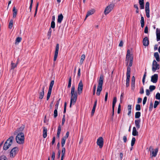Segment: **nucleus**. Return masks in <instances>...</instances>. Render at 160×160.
<instances>
[{"label": "nucleus", "instance_id": "obj_36", "mask_svg": "<svg viewBox=\"0 0 160 160\" xmlns=\"http://www.w3.org/2000/svg\"><path fill=\"white\" fill-rule=\"evenodd\" d=\"M117 102V98L116 97H114L113 99V101L112 102V108H114L115 106V104Z\"/></svg>", "mask_w": 160, "mask_h": 160}, {"label": "nucleus", "instance_id": "obj_39", "mask_svg": "<svg viewBox=\"0 0 160 160\" xmlns=\"http://www.w3.org/2000/svg\"><path fill=\"white\" fill-rule=\"evenodd\" d=\"M135 141H136L135 138L134 137H133L132 138V140L131 141V145L132 147L134 145L135 143Z\"/></svg>", "mask_w": 160, "mask_h": 160}, {"label": "nucleus", "instance_id": "obj_9", "mask_svg": "<svg viewBox=\"0 0 160 160\" xmlns=\"http://www.w3.org/2000/svg\"><path fill=\"white\" fill-rule=\"evenodd\" d=\"M77 98V94H75V95H71L70 103V107H71L72 104H74L76 101Z\"/></svg>", "mask_w": 160, "mask_h": 160}, {"label": "nucleus", "instance_id": "obj_30", "mask_svg": "<svg viewBox=\"0 0 160 160\" xmlns=\"http://www.w3.org/2000/svg\"><path fill=\"white\" fill-rule=\"evenodd\" d=\"M65 148H62V154H61V157L62 158H64V155L65 154Z\"/></svg>", "mask_w": 160, "mask_h": 160}, {"label": "nucleus", "instance_id": "obj_21", "mask_svg": "<svg viewBox=\"0 0 160 160\" xmlns=\"http://www.w3.org/2000/svg\"><path fill=\"white\" fill-rule=\"evenodd\" d=\"M43 138H45L47 136V128L45 127H43Z\"/></svg>", "mask_w": 160, "mask_h": 160}, {"label": "nucleus", "instance_id": "obj_12", "mask_svg": "<svg viewBox=\"0 0 160 160\" xmlns=\"http://www.w3.org/2000/svg\"><path fill=\"white\" fill-rule=\"evenodd\" d=\"M145 12L146 13V15L147 17L148 18H149V3L148 2H147L146 3Z\"/></svg>", "mask_w": 160, "mask_h": 160}, {"label": "nucleus", "instance_id": "obj_18", "mask_svg": "<svg viewBox=\"0 0 160 160\" xmlns=\"http://www.w3.org/2000/svg\"><path fill=\"white\" fill-rule=\"evenodd\" d=\"M143 45L145 46H147L148 45L149 41L147 37H146L144 38L143 40Z\"/></svg>", "mask_w": 160, "mask_h": 160}, {"label": "nucleus", "instance_id": "obj_55", "mask_svg": "<svg viewBox=\"0 0 160 160\" xmlns=\"http://www.w3.org/2000/svg\"><path fill=\"white\" fill-rule=\"evenodd\" d=\"M65 115H64L63 116V118L62 119V125H63L64 124L65 122Z\"/></svg>", "mask_w": 160, "mask_h": 160}, {"label": "nucleus", "instance_id": "obj_47", "mask_svg": "<svg viewBox=\"0 0 160 160\" xmlns=\"http://www.w3.org/2000/svg\"><path fill=\"white\" fill-rule=\"evenodd\" d=\"M61 130V128L60 126H59L58 127L57 134H60Z\"/></svg>", "mask_w": 160, "mask_h": 160}, {"label": "nucleus", "instance_id": "obj_38", "mask_svg": "<svg viewBox=\"0 0 160 160\" xmlns=\"http://www.w3.org/2000/svg\"><path fill=\"white\" fill-rule=\"evenodd\" d=\"M155 86L153 85H151L149 86V89L150 91L152 92L155 89Z\"/></svg>", "mask_w": 160, "mask_h": 160}, {"label": "nucleus", "instance_id": "obj_31", "mask_svg": "<svg viewBox=\"0 0 160 160\" xmlns=\"http://www.w3.org/2000/svg\"><path fill=\"white\" fill-rule=\"evenodd\" d=\"M24 128V127L23 126H22L19 128L18 130H16L15 132V133H17V134L19 133L20 132H21L22 131Z\"/></svg>", "mask_w": 160, "mask_h": 160}, {"label": "nucleus", "instance_id": "obj_2", "mask_svg": "<svg viewBox=\"0 0 160 160\" xmlns=\"http://www.w3.org/2000/svg\"><path fill=\"white\" fill-rule=\"evenodd\" d=\"M103 77L102 75H100L99 79L98 81V85L97 90L96 94L98 96L100 95V92L102 89V86L103 84Z\"/></svg>", "mask_w": 160, "mask_h": 160}, {"label": "nucleus", "instance_id": "obj_15", "mask_svg": "<svg viewBox=\"0 0 160 160\" xmlns=\"http://www.w3.org/2000/svg\"><path fill=\"white\" fill-rule=\"evenodd\" d=\"M158 75L157 74H155L152 76L151 77V82L153 83H156L158 81Z\"/></svg>", "mask_w": 160, "mask_h": 160}, {"label": "nucleus", "instance_id": "obj_58", "mask_svg": "<svg viewBox=\"0 0 160 160\" xmlns=\"http://www.w3.org/2000/svg\"><path fill=\"white\" fill-rule=\"evenodd\" d=\"M69 132H67L65 136V137H63V138L67 139L68 138V137L69 136Z\"/></svg>", "mask_w": 160, "mask_h": 160}, {"label": "nucleus", "instance_id": "obj_34", "mask_svg": "<svg viewBox=\"0 0 160 160\" xmlns=\"http://www.w3.org/2000/svg\"><path fill=\"white\" fill-rule=\"evenodd\" d=\"M66 139L64 138H62V142H61V144H62V147H63L64 146L65 143V141H66Z\"/></svg>", "mask_w": 160, "mask_h": 160}, {"label": "nucleus", "instance_id": "obj_4", "mask_svg": "<svg viewBox=\"0 0 160 160\" xmlns=\"http://www.w3.org/2000/svg\"><path fill=\"white\" fill-rule=\"evenodd\" d=\"M17 142L19 144H22L24 143V136L22 132H19L16 138Z\"/></svg>", "mask_w": 160, "mask_h": 160}, {"label": "nucleus", "instance_id": "obj_33", "mask_svg": "<svg viewBox=\"0 0 160 160\" xmlns=\"http://www.w3.org/2000/svg\"><path fill=\"white\" fill-rule=\"evenodd\" d=\"M141 116V113L140 112H136L135 114V118H139Z\"/></svg>", "mask_w": 160, "mask_h": 160}, {"label": "nucleus", "instance_id": "obj_28", "mask_svg": "<svg viewBox=\"0 0 160 160\" xmlns=\"http://www.w3.org/2000/svg\"><path fill=\"white\" fill-rule=\"evenodd\" d=\"M128 115L130 116L131 115V111H132V105H129L128 106Z\"/></svg>", "mask_w": 160, "mask_h": 160}, {"label": "nucleus", "instance_id": "obj_44", "mask_svg": "<svg viewBox=\"0 0 160 160\" xmlns=\"http://www.w3.org/2000/svg\"><path fill=\"white\" fill-rule=\"evenodd\" d=\"M155 98L156 99H160V93H157L155 96Z\"/></svg>", "mask_w": 160, "mask_h": 160}, {"label": "nucleus", "instance_id": "obj_60", "mask_svg": "<svg viewBox=\"0 0 160 160\" xmlns=\"http://www.w3.org/2000/svg\"><path fill=\"white\" fill-rule=\"evenodd\" d=\"M148 28L147 26L146 27L144 30V32L146 33H147L148 32Z\"/></svg>", "mask_w": 160, "mask_h": 160}, {"label": "nucleus", "instance_id": "obj_35", "mask_svg": "<svg viewBox=\"0 0 160 160\" xmlns=\"http://www.w3.org/2000/svg\"><path fill=\"white\" fill-rule=\"evenodd\" d=\"M13 21L12 20H11L9 24V28L11 29L13 26Z\"/></svg>", "mask_w": 160, "mask_h": 160}, {"label": "nucleus", "instance_id": "obj_5", "mask_svg": "<svg viewBox=\"0 0 160 160\" xmlns=\"http://www.w3.org/2000/svg\"><path fill=\"white\" fill-rule=\"evenodd\" d=\"M114 5L113 3H111L109 4L105 8L104 11V14L105 15H107L109 14L113 9Z\"/></svg>", "mask_w": 160, "mask_h": 160}, {"label": "nucleus", "instance_id": "obj_3", "mask_svg": "<svg viewBox=\"0 0 160 160\" xmlns=\"http://www.w3.org/2000/svg\"><path fill=\"white\" fill-rule=\"evenodd\" d=\"M13 139L14 137L11 136L7 140L3 147V149L4 150H7L9 148L12 143Z\"/></svg>", "mask_w": 160, "mask_h": 160}, {"label": "nucleus", "instance_id": "obj_26", "mask_svg": "<svg viewBox=\"0 0 160 160\" xmlns=\"http://www.w3.org/2000/svg\"><path fill=\"white\" fill-rule=\"evenodd\" d=\"M154 56L156 59V60L157 62H158L160 61V59L159 57V55L158 52H155L154 54Z\"/></svg>", "mask_w": 160, "mask_h": 160}, {"label": "nucleus", "instance_id": "obj_62", "mask_svg": "<svg viewBox=\"0 0 160 160\" xmlns=\"http://www.w3.org/2000/svg\"><path fill=\"white\" fill-rule=\"evenodd\" d=\"M120 108H121V105L119 104L118 106V113H119L120 112Z\"/></svg>", "mask_w": 160, "mask_h": 160}, {"label": "nucleus", "instance_id": "obj_29", "mask_svg": "<svg viewBox=\"0 0 160 160\" xmlns=\"http://www.w3.org/2000/svg\"><path fill=\"white\" fill-rule=\"evenodd\" d=\"M85 58V55L82 54V55L81 57V59H80V64H82Z\"/></svg>", "mask_w": 160, "mask_h": 160}, {"label": "nucleus", "instance_id": "obj_22", "mask_svg": "<svg viewBox=\"0 0 160 160\" xmlns=\"http://www.w3.org/2000/svg\"><path fill=\"white\" fill-rule=\"evenodd\" d=\"M132 135L134 136H138V132L137 131L135 127H133L132 129Z\"/></svg>", "mask_w": 160, "mask_h": 160}, {"label": "nucleus", "instance_id": "obj_51", "mask_svg": "<svg viewBox=\"0 0 160 160\" xmlns=\"http://www.w3.org/2000/svg\"><path fill=\"white\" fill-rule=\"evenodd\" d=\"M55 27V23L54 21H52L51 23V28H54Z\"/></svg>", "mask_w": 160, "mask_h": 160}, {"label": "nucleus", "instance_id": "obj_6", "mask_svg": "<svg viewBox=\"0 0 160 160\" xmlns=\"http://www.w3.org/2000/svg\"><path fill=\"white\" fill-rule=\"evenodd\" d=\"M160 67V65L158 63L157 61L154 60L152 64V70L153 72H155L157 70H158Z\"/></svg>", "mask_w": 160, "mask_h": 160}, {"label": "nucleus", "instance_id": "obj_1", "mask_svg": "<svg viewBox=\"0 0 160 160\" xmlns=\"http://www.w3.org/2000/svg\"><path fill=\"white\" fill-rule=\"evenodd\" d=\"M133 61V57L132 54H130V51L128 49L127 51L126 58L125 63L127 66L128 65V64L129 67H131L132 65Z\"/></svg>", "mask_w": 160, "mask_h": 160}, {"label": "nucleus", "instance_id": "obj_56", "mask_svg": "<svg viewBox=\"0 0 160 160\" xmlns=\"http://www.w3.org/2000/svg\"><path fill=\"white\" fill-rule=\"evenodd\" d=\"M147 100V98L146 97H144L143 101V104L144 105L146 103V101Z\"/></svg>", "mask_w": 160, "mask_h": 160}, {"label": "nucleus", "instance_id": "obj_7", "mask_svg": "<svg viewBox=\"0 0 160 160\" xmlns=\"http://www.w3.org/2000/svg\"><path fill=\"white\" fill-rule=\"evenodd\" d=\"M54 80L51 81L49 86V89L47 95V100H48L51 94L52 88L54 85Z\"/></svg>", "mask_w": 160, "mask_h": 160}, {"label": "nucleus", "instance_id": "obj_32", "mask_svg": "<svg viewBox=\"0 0 160 160\" xmlns=\"http://www.w3.org/2000/svg\"><path fill=\"white\" fill-rule=\"evenodd\" d=\"M130 77H127L126 80V86L128 87L129 86V82Z\"/></svg>", "mask_w": 160, "mask_h": 160}, {"label": "nucleus", "instance_id": "obj_11", "mask_svg": "<svg viewBox=\"0 0 160 160\" xmlns=\"http://www.w3.org/2000/svg\"><path fill=\"white\" fill-rule=\"evenodd\" d=\"M149 150L151 152V155L152 157H155L158 152V149L156 148L155 149H154L151 146L149 148Z\"/></svg>", "mask_w": 160, "mask_h": 160}, {"label": "nucleus", "instance_id": "obj_63", "mask_svg": "<svg viewBox=\"0 0 160 160\" xmlns=\"http://www.w3.org/2000/svg\"><path fill=\"white\" fill-rule=\"evenodd\" d=\"M123 42H122V41H121L119 43V46L120 47H122L123 46Z\"/></svg>", "mask_w": 160, "mask_h": 160}, {"label": "nucleus", "instance_id": "obj_23", "mask_svg": "<svg viewBox=\"0 0 160 160\" xmlns=\"http://www.w3.org/2000/svg\"><path fill=\"white\" fill-rule=\"evenodd\" d=\"M63 16L62 14L59 15L58 16V22L61 23L63 19Z\"/></svg>", "mask_w": 160, "mask_h": 160}, {"label": "nucleus", "instance_id": "obj_64", "mask_svg": "<svg viewBox=\"0 0 160 160\" xmlns=\"http://www.w3.org/2000/svg\"><path fill=\"white\" fill-rule=\"evenodd\" d=\"M123 153L122 152H121L120 153V158L121 160H122V159L123 158Z\"/></svg>", "mask_w": 160, "mask_h": 160}, {"label": "nucleus", "instance_id": "obj_50", "mask_svg": "<svg viewBox=\"0 0 160 160\" xmlns=\"http://www.w3.org/2000/svg\"><path fill=\"white\" fill-rule=\"evenodd\" d=\"M134 7L136 8V12L137 13H138L139 12V8H138V5H137V4H135L134 5Z\"/></svg>", "mask_w": 160, "mask_h": 160}, {"label": "nucleus", "instance_id": "obj_37", "mask_svg": "<svg viewBox=\"0 0 160 160\" xmlns=\"http://www.w3.org/2000/svg\"><path fill=\"white\" fill-rule=\"evenodd\" d=\"M0 160H8L7 158L4 155H2L1 156Z\"/></svg>", "mask_w": 160, "mask_h": 160}, {"label": "nucleus", "instance_id": "obj_17", "mask_svg": "<svg viewBox=\"0 0 160 160\" xmlns=\"http://www.w3.org/2000/svg\"><path fill=\"white\" fill-rule=\"evenodd\" d=\"M44 88L45 86H43L42 88L41 91L39 92V98L40 99L43 98L44 95Z\"/></svg>", "mask_w": 160, "mask_h": 160}, {"label": "nucleus", "instance_id": "obj_13", "mask_svg": "<svg viewBox=\"0 0 160 160\" xmlns=\"http://www.w3.org/2000/svg\"><path fill=\"white\" fill-rule=\"evenodd\" d=\"M59 49V45L58 44H57L56 46V48L55 49V52L54 57L53 60L54 61H55L57 58L58 52Z\"/></svg>", "mask_w": 160, "mask_h": 160}, {"label": "nucleus", "instance_id": "obj_46", "mask_svg": "<svg viewBox=\"0 0 160 160\" xmlns=\"http://www.w3.org/2000/svg\"><path fill=\"white\" fill-rule=\"evenodd\" d=\"M159 102L157 101H155L154 102V108H156L159 104Z\"/></svg>", "mask_w": 160, "mask_h": 160}, {"label": "nucleus", "instance_id": "obj_20", "mask_svg": "<svg viewBox=\"0 0 160 160\" xmlns=\"http://www.w3.org/2000/svg\"><path fill=\"white\" fill-rule=\"evenodd\" d=\"M139 3L140 8L142 9H143L144 7V0H139Z\"/></svg>", "mask_w": 160, "mask_h": 160}, {"label": "nucleus", "instance_id": "obj_40", "mask_svg": "<svg viewBox=\"0 0 160 160\" xmlns=\"http://www.w3.org/2000/svg\"><path fill=\"white\" fill-rule=\"evenodd\" d=\"M21 40V38L20 37L17 38L16 40V44H18L19 42H20Z\"/></svg>", "mask_w": 160, "mask_h": 160}, {"label": "nucleus", "instance_id": "obj_8", "mask_svg": "<svg viewBox=\"0 0 160 160\" xmlns=\"http://www.w3.org/2000/svg\"><path fill=\"white\" fill-rule=\"evenodd\" d=\"M18 148L17 147L13 148L11 150L10 157L11 158H14L18 153Z\"/></svg>", "mask_w": 160, "mask_h": 160}, {"label": "nucleus", "instance_id": "obj_16", "mask_svg": "<svg viewBox=\"0 0 160 160\" xmlns=\"http://www.w3.org/2000/svg\"><path fill=\"white\" fill-rule=\"evenodd\" d=\"M95 12L94 9H92L89 10L88 12L86 15L85 20L89 16L93 14Z\"/></svg>", "mask_w": 160, "mask_h": 160}, {"label": "nucleus", "instance_id": "obj_14", "mask_svg": "<svg viewBox=\"0 0 160 160\" xmlns=\"http://www.w3.org/2000/svg\"><path fill=\"white\" fill-rule=\"evenodd\" d=\"M83 84L82 81H80L79 82L78 86V93L79 94H80L82 92L83 88Z\"/></svg>", "mask_w": 160, "mask_h": 160}, {"label": "nucleus", "instance_id": "obj_45", "mask_svg": "<svg viewBox=\"0 0 160 160\" xmlns=\"http://www.w3.org/2000/svg\"><path fill=\"white\" fill-rule=\"evenodd\" d=\"M136 110L137 111H140L141 110V107L140 105H136Z\"/></svg>", "mask_w": 160, "mask_h": 160}, {"label": "nucleus", "instance_id": "obj_49", "mask_svg": "<svg viewBox=\"0 0 160 160\" xmlns=\"http://www.w3.org/2000/svg\"><path fill=\"white\" fill-rule=\"evenodd\" d=\"M135 78L134 76H133L132 78V87L133 86V85H135Z\"/></svg>", "mask_w": 160, "mask_h": 160}, {"label": "nucleus", "instance_id": "obj_53", "mask_svg": "<svg viewBox=\"0 0 160 160\" xmlns=\"http://www.w3.org/2000/svg\"><path fill=\"white\" fill-rule=\"evenodd\" d=\"M124 96V92H122L121 94V95L120 96V100L121 102H122V100L123 99Z\"/></svg>", "mask_w": 160, "mask_h": 160}, {"label": "nucleus", "instance_id": "obj_52", "mask_svg": "<svg viewBox=\"0 0 160 160\" xmlns=\"http://www.w3.org/2000/svg\"><path fill=\"white\" fill-rule=\"evenodd\" d=\"M58 116L57 110L55 109L54 111V118H56Z\"/></svg>", "mask_w": 160, "mask_h": 160}, {"label": "nucleus", "instance_id": "obj_27", "mask_svg": "<svg viewBox=\"0 0 160 160\" xmlns=\"http://www.w3.org/2000/svg\"><path fill=\"white\" fill-rule=\"evenodd\" d=\"M127 77H130L131 68L129 66H127Z\"/></svg>", "mask_w": 160, "mask_h": 160}, {"label": "nucleus", "instance_id": "obj_41", "mask_svg": "<svg viewBox=\"0 0 160 160\" xmlns=\"http://www.w3.org/2000/svg\"><path fill=\"white\" fill-rule=\"evenodd\" d=\"M71 78L70 77L69 79L68 83V88H70L71 86Z\"/></svg>", "mask_w": 160, "mask_h": 160}, {"label": "nucleus", "instance_id": "obj_42", "mask_svg": "<svg viewBox=\"0 0 160 160\" xmlns=\"http://www.w3.org/2000/svg\"><path fill=\"white\" fill-rule=\"evenodd\" d=\"M51 33H52V30L51 28H50V29H49L48 32V39L50 38L51 37Z\"/></svg>", "mask_w": 160, "mask_h": 160}, {"label": "nucleus", "instance_id": "obj_61", "mask_svg": "<svg viewBox=\"0 0 160 160\" xmlns=\"http://www.w3.org/2000/svg\"><path fill=\"white\" fill-rule=\"evenodd\" d=\"M146 94L147 95L149 96L150 95V93L148 89H146Z\"/></svg>", "mask_w": 160, "mask_h": 160}, {"label": "nucleus", "instance_id": "obj_43", "mask_svg": "<svg viewBox=\"0 0 160 160\" xmlns=\"http://www.w3.org/2000/svg\"><path fill=\"white\" fill-rule=\"evenodd\" d=\"M17 64H15L13 62H12L11 63V69H14L15 67H17Z\"/></svg>", "mask_w": 160, "mask_h": 160}, {"label": "nucleus", "instance_id": "obj_57", "mask_svg": "<svg viewBox=\"0 0 160 160\" xmlns=\"http://www.w3.org/2000/svg\"><path fill=\"white\" fill-rule=\"evenodd\" d=\"M96 85L95 84L93 86V94L94 95L96 91Z\"/></svg>", "mask_w": 160, "mask_h": 160}, {"label": "nucleus", "instance_id": "obj_59", "mask_svg": "<svg viewBox=\"0 0 160 160\" xmlns=\"http://www.w3.org/2000/svg\"><path fill=\"white\" fill-rule=\"evenodd\" d=\"M140 23H144V18L142 16L141 17V20H140Z\"/></svg>", "mask_w": 160, "mask_h": 160}, {"label": "nucleus", "instance_id": "obj_19", "mask_svg": "<svg viewBox=\"0 0 160 160\" xmlns=\"http://www.w3.org/2000/svg\"><path fill=\"white\" fill-rule=\"evenodd\" d=\"M141 120L140 119H136L135 121V125L138 129L140 128V123Z\"/></svg>", "mask_w": 160, "mask_h": 160}, {"label": "nucleus", "instance_id": "obj_25", "mask_svg": "<svg viewBox=\"0 0 160 160\" xmlns=\"http://www.w3.org/2000/svg\"><path fill=\"white\" fill-rule=\"evenodd\" d=\"M75 88L74 86H72L71 90V95H75V94H77V92H75Z\"/></svg>", "mask_w": 160, "mask_h": 160}, {"label": "nucleus", "instance_id": "obj_10", "mask_svg": "<svg viewBox=\"0 0 160 160\" xmlns=\"http://www.w3.org/2000/svg\"><path fill=\"white\" fill-rule=\"evenodd\" d=\"M103 143V139L102 137H100L97 139V144L100 148H102Z\"/></svg>", "mask_w": 160, "mask_h": 160}, {"label": "nucleus", "instance_id": "obj_24", "mask_svg": "<svg viewBox=\"0 0 160 160\" xmlns=\"http://www.w3.org/2000/svg\"><path fill=\"white\" fill-rule=\"evenodd\" d=\"M12 11L13 12V18H15L16 16V15L17 14L18 12L17 10L16 9L15 7H13L12 10Z\"/></svg>", "mask_w": 160, "mask_h": 160}, {"label": "nucleus", "instance_id": "obj_54", "mask_svg": "<svg viewBox=\"0 0 160 160\" xmlns=\"http://www.w3.org/2000/svg\"><path fill=\"white\" fill-rule=\"evenodd\" d=\"M55 158V153L54 152H52V160H54Z\"/></svg>", "mask_w": 160, "mask_h": 160}, {"label": "nucleus", "instance_id": "obj_48", "mask_svg": "<svg viewBox=\"0 0 160 160\" xmlns=\"http://www.w3.org/2000/svg\"><path fill=\"white\" fill-rule=\"evenodd\" d=\"M156 35H157V41H160V34L158 33H156Z\"/></svg>", "mask_w": 160, "mask_h": 160}]
</instances>
